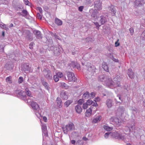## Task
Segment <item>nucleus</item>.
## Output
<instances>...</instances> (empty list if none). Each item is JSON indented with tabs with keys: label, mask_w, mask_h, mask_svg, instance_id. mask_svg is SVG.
<instances>
[{
	"label": "nucleus",
	"mask_w": 145,
	"mask_h": 145,
	"mask_svg": "<svg viewBox=\"0 0 145 145\" xmlns=\"http://www.w3.org/2000/svg\"><path fill=\"white\" fill-rule=\"evenodd\" d=\"M26 94L28 96V97H30L31 100H33V97L31 92L28 90V89H25V92L23 91H21L19 93V95L21 97V99L24 100H26L27 102L28 103H31V106L33 110L35 111H39L40 109L39 105L36 102L30 101L29 99H30L27 98Z\"/></svg>",
	"instance_id": "f257e3e1"
},
{
	"label": "nucleus",
	"mask_w": 145,
	"mask_h": 145,
	"mask_svg": "<svg viewBox=\"0 0 145 145\" xmlns=\"http://www.w3.org/2000/svg\"><path fill=\"white\" fill-rule=\"evenodd\" d=\"M111 136L116 139L123 140L124 141H129V136L127 134H125L123 135L120 134L117 132H112L111 133Z\"/></svg>",
	"instance_id": "f03ea898"
},
{
	"label": "nucleus",
	"mask_w": 145,
	"mask_h": 145,
	"mask_svg": "<svg viewBox=\"0 0 145 145\" xmlns=\"http://www.w3.org/2000/svg\"><path fill=\"white\" fill-rule=\"evenodd\" d=\"M63 131L65 134H67L68 132L74 129L75 127L73 123H71L67 125L65 127H63Z\"/></svg>",
	"instance_id": "7ed1b4c3"
},
{
	"label": "nucleus",
	"mask_w": 145,
	"mask_h": 145,
	"mask_svg": "<svg viewBox=\"0 0 145 145\" xmlns=\"http://www.w3.org/2000/svg\"><path fill=\"white\" fill-rule=\"evenodd\" d=\"M115 83L112 80L111 78H107L103 84L104 85L110 88H112L113 87L114 88L117 87Z\"/></svg>",
	"instance_id": "20e7f679"
},
{
	"label": "nucleus",
	"mask_w": 145,
	"mask_h": 145,
	"mask_svg": "<svg viewBox=\"0 0 145 145\" xmlns=\"http://www.w3.org/2000/svg\"><path fill=\"white\" fill-rule=\"evenodd\" d=\"M110 123L115 126H119L121 123V120L115 117H112L110 119Z\"/></svg>",
	"instance_id": "39448f33"
},
{
	"label": "nucleus",
	"mask_w": 145,
	"mask_h": 145,
	"mask_svg": "<svg viewBox=\"0 0 145 145\" xmlns=\"http://www.w3.org/2000/svg\"><path fill=\"white\" fill-rule=\"evenodd\" d=\"M43 73L46 79L48 80H52V75L51 71L49 70H44Z\"/></svg>",
	"instance_id": "423d86ee"
},
{
	"label": "nucleus",
	"mask_w": 145,
	"mask_h": 145,
	"mask_svg": "<svg viewBox=\"0 0 145 145\" xmlns=\"http://www.w3.org/2000/svg\"><path fill=\"white\" fill-rule=\"evenodd\" d=\"M66 75L69 80L70 81L75 82L76 78L74 76V74L72 72L66 71Z\"/></svg>",
	"instance_id": "0eeeda50"
},
{
	"label": "nucleus",
	"mask_w": 145,
	"mask_h": 145,
	"mask_svg": "<svg viewBox=\"0 0 145 145\" xmlns=\"http://www.w3.org/2000/svg\"><path fill=\"white\" fill-rule=\"evenodd\" d=\"M123 76L122 74H118L115 77L113 78L114 81L115 82H114L115 83V84L116 85L117 87L119 86L120 84V81L121 80Z\"/></svg>",
	"instance_id": "6e6552de"
},
{
	"label": "nucleus",
	"mask_w": 145,
	"mask_h": 145,
	"mask_svg": "<svg viewBox=\"0 0 145 145\" xmlns=\"http://www.w3.org/2000/svg\"><path fill=\"white\" fill-rule=\"evenodd\" d=\"M59 47H54L53 46H49L48 49L49 50H54V54L56 55H58L60 53V50Z\"/></svg>",
	"instance_id": "1a4fd4ad"
},
{
	"label": "nucleus",
	"mask_w": 145,
	"mask_h": 145,
	"mask_svg": "<svg viewBox=\"0 0 145 145\" xmlns=\"http://www.w3.org/2000/svg\"><path fill=\"white\" fill-rule=\"evenodd\" d=\"M94 7L95 10H101L102 9L101 3L99 1H95L94 4Z\"/></svg>",
	"instance_id": "9d476101"
},
{
	"label": "nucleus",
	"mask_w": 145,
	"mask_h": 145,
	"mask_svg": "<svg viewBox=\"0 0 145 145\" xmlns=\"http://www.w3.org/2000/svg\"><path fill=\"white\" fill-rule=\"evenodd\" d=\"M85 66L87 70L91 72L92 73L95 72V68L92 64H87Z\"/></svg>",
	"instance_id": "9b49d317"
},
{
	"label": "nucleus",
	"mask_w": 145,
	"mask_h": 145,
	"mask_svg": "<svg viewBox=\"0 0 145 145\" xmlns=\"http://www.w3.org/2000/svg\"><path fill=\"white\" fill-rule=\"evenodd\" d=\"M135 123L133 122L131 124H128L127 126L125 127V129L127 132H130L134 129Z\"/></svg>",
	"instance_id": "f8f14e48"
},
{
	"label": "nucleus",
	"mask_w": 145,
	"mask_h": 145,
	"mask_svg": "<svg viewBox=\"0 0 145 145\" xmlns=\"http://www.w3.org/2000/svg\"><path fill=\"white\" fill-rule=\"evenodd\" d=\"M135 3V7H137L142 6L145 3V1H144V0H136Z\"/></svg>",
	"instance_id": "ddd939ff"
},
{
	"label": "nucleus",
	"mask_w": 145,
	"mask_h": 145,
	"mask_svg": "<svg viewBox=\"0 0 145 145\" xmlns=\"http://www.w3.org/2000/svg\"><path fill=\"white\" fill-rule=\"evenodd\" d=\"M93 108L92 106H91L86 110L85 113V115L86 116L89 117L92 114Z\"/></svg>",
	"instance_id": "4468645a"
},
{
	"label": "nucleus",
	"mask_w": 145,
	"mask_h": 145,
	"mask_svg": "<svg viewBox=\"0 0 145 145\" xmlns=\"http://www.w3.org/2000/svg\"><path fill=\"white\" fill-rule=\"evenodd\" d=\"M42 129L43 134L44 136H47L48 135L47 131L46 125L41 123Z\"/></svg>",
	"instance_id": "2eb2a0df"
},
{
	"label": "nucleus",
	"mask_w": 145,
	"mask_h": 145,
	"mask_svg": "<svg viewBox=\"0 0 145 145\" xmlns=\"http://www.w3.org/2000/svg\"><path fill=\"white\" fill-rule=\"evenodd\" d=\"M86 103L88 106H90L92 105L94 106H96L98 105L96 102V101H93L91 99H89L87 101Z\"/></svg>",
	"instance_id": "dca6fc26"
},
{
	"label": "nucleus",
	"mask_w": 145,
	"mask_h": 145,
	"mask_svg": "<svg viewBox=\"0 0 145 145\" xmlns=\"http://www.w3.org/2000/svg\"><path fill=\"white\" fill-rule=\"evenodd\" d=\"M60 97L63 99H67L68 98L67 93L65 91H62L60 93Z\"/></svg>",
	"instance_id": "f3484780"
},
{
	"label": "nucleus",
	"mask_w": 145,
	"mask_h": 145,
	"mask_svg": "<svg viewBox=\"0 0 145 145\" xmlns=\"http://www.w3.org/2000/svg\"><path fill=\"white\" fill-rule=\"evenodd\" d=\"M127 74L129 77L131 78H133L134 77V72L131 69H128Z\"/></svg>",
	"instance_id": "a211bd4d"
},
{
	"label": "nucleus",
	"mask_w": 145,
	"mask_h": 145,
	"mask_svg": "<svg viewBox=\"0 0 145 145\" xmlns=\"http://www.w3.org/2000/svg\"><path fill=\"white\" fill-rule=\"evenodd\" d=\"M34 32L37 38L38 39H41L42 38V36L41 32L40 31L38 30L35 31Z\"/></svg>",
	"instance_id": "6ab92c4d"
},
{
	"label": "nucleus",
	"mask_w": 145,
	"mask_h": 145,
	"mask_svg": "<svg viewBox=\"0 0 145 145\" xmlns=\"http://www.w3.org/2000/svg\"><path fill=\"white\" fill-rule=\"evenodd\" d=\"M101 19L100 20V23L101 25H103L104 23L106 22L107 19L106 17L102 16H100Z\"/></svg>",
	"instance_id": "aec40b11"
},
{
	"label": "nucleus",
	"mask_w": 145,
	"mask_h": 145,
	"mask_svg": "<svg viewBox=\"0 0 145 145\" xmlns=\"http://www.w3.org/2000/svg\"><path fill=\"white\" fill-rule=\"evenodd\" d=\"M113 101L110 99H108L106 102V104L108 108H110L112 106Z\"/></svg>",
	"instance_id": "412c9836"
},
{
	"label": "nucleus",
	"mask_w": 145,
	"mask_h": 145,
	"mask_svg": "<svg viewBox=\"0 0 145 145\" xmlns=\"http://www.w3.org/2000/svg\"><path fill=\"white\" fill-rule=\"evenodd\" d=\"M109 10L111 11L112 15H114L116 13V11L113 5H111L108 8Z\"/></svg>",
	"instance_id": "4be33fe9"
},
{
	"label": "nucleus",
	"mask_w": 145,
	"mask_h": 145,
	"mask_svg": "<svg viewBox=\"0 0 145 145\" xmlns=\"http://www.w3.org/2000/svg\"><path fill=\"white\" fill-rule=\"evenodd\" d=\"M56 102L57 106L59 108H61L62 106V102L61 99L59 97H57L56 99Z\"/></svg>",
	"instance_id": "5701e85b"
},
{
	"label": "nucleus",
	"mask_w": 145,
	"mask_h": 145,
	"mask_svg": "<svg viewBox=\"0 0 145 145\" xmlns=\"http://www.w3.org/2000/svg\"><path fill=\"white\" fill-rule=\"evenodd\" d=\"M101 116H98L94 118L93 120V123H96L99 122L101 120Z\"/></svg>",
	"instance_id": "b1692460"
},
{
	"label": "nucleus",
	"mask_w": 145,
	"mask_h": 145,
	"mask_svg": "<svg viewBox=\"0 0 145 145\" xmlns=\"http://www.w3.org/2000/svg\"><path fill=\"white\" fill-rule=\"evenodd\" d=\"M107 78L104 75H101L99 76L98 80L99 81L103 82V83H104Z\"/></svg>",
	"instance_id": "393cba45"
},
{
	"label": "nucleus",
	"mask_w": 145,
	"mask_h": 145,
	"mask_svg": "<svg viewBox=\"0 0 145 145\" xmlns=\"http://www.w3.org/2000/svg\"><path fill=\"white\" fill-rule=\"evenodd\" d=\"M75 110L76 112L78 114L81 113L82 111V109L79 105H77L75 107Z\"/></svg>",
	"instance_id": "a878e982"
},
{
	"label": "nucleus",
	"mask_w": 145,
	"mask_h": 145,
	"mask_svg": "<svg viewBox=\"0 0 145 145\" xmlns=\"http://www.w3.org/2000/svg\"><path fill=\"white\" fill-rule=\"evenodd\" d=\"M55 23L58 25H61L62 24V21L57 18L55 19Z\"/></svg>",
	"instance_id": "bb28decb"
},
{
	"label": "nucleus",
	"mask_w": 145,
	"mask_h": 145,
	"mask_svg": "<svg viewBox=\"0 0 145 145\" xmlns=\"http://www.w3.org/2000/svg\"><path fill=\"white\" fill-rule=\"evenodd\" d=\"M69 66L73 68H76L78 70L80 69V64H69Z\"/></svg>",
	"instance_id": "cd10ccee"
},
{
	"label": "nucleus",
	"mask_w": 145,
	"mask_h": 145,
	"mask_svg": "<svg viewBox=\"0 0 145 145\" xmlns=\"http://www.w3.org/2000/svg\"><path fill=\"white\" fill-rule=\"evenodd\" d=\"M98 12L97 10H94L91 14V16L94 19H97V14L98 13Z\"/></svg>",
	"instance_id": "c85d7f7f"
},
{
	"label": "nucleus",
	"mask_w": 145,
	"mask_h": 145,
	"mask_svg": "<svg viewBox=\"0 0 145 145\" xmlns=\"http://www.w3.org/2000/svg\"><path fill=\"white\" fill-rule=\"evenodd\" d=\"M42 84L43 86L47 90H49L50 89L49 85L48 83L45 81H43L42 82Z\"/></svg>",
	"instance_id": "c756f323"
},
{
	"label": "nucleus",
	"mask_w": 145,
	"mask_h": 145,
	"mask_svg": "<svg viewBox=\"0 0 145 145\" xmlns=\"http://www.w3.org/2000/svg\"><path fill=\"white\" fill-rule=\"evenodd\" d=\"M83 98L85 99H88L90 97V94L88 92H86L84 93L82 96Z\"/></svg>",
	"instance_id": "7c9ffc66"
},
{
	"label": "nucleus",
	"mask_w": 145,
	"mask_h": 145,
	"mask_svg": "<svg viewBox=\"0 0 145 145\" xmlns=\"http://www.w3.org/2000/svg\"><path fill=\"white\" fill-rule=\"evenodd\" d=\"M102 67L105 71L107 72L109 71L108 67L107 64H103L102 65Z\"/></svg>",
	"instance_id": "2f4dec72"
},
{
	"label": "nucleus",
	"mask_w": 145,
	"mask_h": 145,
	"mask_svg": "<svg viewBox=\"0 0 145 145\" xmlns=\"http://www.w3.org/2000/svg\"><path fill=\"white\" fill-rule=\"evenodd\" d=\"M73 102L72 100H69L66 101L64 105L67 107H68Z\"/></svg>",
	"instance_id": "473e14b6"
},
{
	"label": "nucleus",
	"mask_w": 145,
	"mask_h": 145,
	"mask_svg": "<svg viewBox=\"0 0 145 145\" xmlns=\"http://www.w3.org/2000/svg\"><path fill=\"white\" fill-rule=\"evenodd\" d=\"M103 127L105 130L107 131H111L113 129V127H109L106 125H104Z\"/></svg>",
	"instance_id": "72a5a7b5"
},
{
	"label": "nucleus",
	"mask_w": 145,
	"mask_h": 145,
	"mask_svg": "<svg viewBox=\"0 0 145 145\" xmlns=\"http://www.w3.org/2000/svg\"><path fill=\"white\" fill-rule=\"evenodd\" d=\"M12 77L11 76L7 77L6 79V81L8 83L11 84L12 82Z\"/></svg>",
	"instance_id": "f704fd0d"
},
{
	"label": "nucleus",
	"mask_w": 145,
	"mask_h": 145,
	"mask_svg": "<svg viewBox=\"0 0 145 145\" xmlns=\"http://www.w3.org/2000/svg\"><path fill=\"white\" fill-rule=\"evenodd\" d=\"M22 13L23 14L22 15L24 17H25L28 14V13L27 11L25 10H22Z\"/></svg>",
	"instance_id": "c9c22d12"
},
{
	"label": "nucleus",
	"mask_w": 145,
	"mask_h": 145,
	"mask_svg": "<svg viewBox=\"0 0 145 145\" xmlns=\"http://www.w3.org/2000/svg\"><path fill=\"white\" fill-rule=\"evenodd\" d=\"M56 75L59 78H61L63 76V74L62 73L59 72L56 73Z\"/></svg>",
	"instance_id": "e433bc0d"
},
{
	"label": "nucleus",
	"mask_w": 145,
	"mask_h": 145,
	"mask_svg": "<svg viewBox=\"0 0 145 145\" xmlns=\"http://www.w3.org/2000/svg\"><path fill=\"white\" fill-rule=\"evenodd\" d=\"M132 110L133 114L134 115H135L136 114H137V112H138V111L137 109L135 108H132Z\"/></svg>",
	"instance_id": "4c0bfd02"
},
{
	"label": "nucleus",
	"mask_w": 145,
	"mask_h": 145,
	"mask_svg": "<svg viewBox=\"0 0 145 145\" xmlns=\"http://www.w3.org/2000/svg\"><path fill=\"white\" fill-rule=\"evenodd\" d=\"M23 66H24L25 67H26V68H24L23 69L25 71H29V66H28L27 65H26V64H23Z\"/></svg>",
	"instance_id": "58836bf2"
},
{
	"label": "nucleus",
	"mask_w": 145,
	"mask_h": 145,
	"mask_svg": "<svg viewBox=\"0 0 145 145\" xmlns=\"http://www.w3.org/2000/svg\"><path fill=\"white\" fill-rule=\"evenodd\" d=\"M141 38L143 40H145V30L144 31L141 35Z\"/></svg>",
	"instance_id": "ea45409f"
},
{
	"label": "nucleus",
	"mask_w": 145,
	"mask_h": 145,
	"mask_svg": "<svg viewBox=\"0 0 145 145\" xmlns=\"http://www.w3.org/2000/svg\"><path fill=\"white\" fill-rule=\"evenodd\" d=\"M111 132H108L106 133L104 135V137L105 138H108L109 136H111Z\"/></svg>",
	"instance_id": "a19ab883"
},
{
	"label": "nucleus",
	"mask_w": 145,
	"mask_h": 145,
	"mask_svg": "<svg viewBox=\"0 0 145 145\" xmlns=\"http://www.w3.org/2000/svg\"><path fill=\"white\" fill-rule=\"evenodd\" d=\"M84 102V100L83 99H80V100H79L78 101V105H81L82 104V103Z\"/></svg>",
	"instance_id": "79ce46f5"
},
{
	"label": "nucleus",
	"mask_w": 145,
	"mask_h": 145,
	"mask_svg": "<svg viewBox=\"0 0 145 145\" xmlns=\"http://www.w3.org/2000/svg\"><path fill=\"white\" fill-rule=\"evenodd\" d=\"M83 143L81 140H78L77 141L74 145H83Z\"/></svg>",
	"instance_id": "37998d69"
},
{
	"label": "nucleus",
	"mask_w": 145,
	"mask_h": 145,
	"mask_svg": "<svg viewBox=\"0 0 145 145\" xmlns=\"http://www.w3.org/2000/svg\"><path fill=\"white\" fill-rule=\"evenodd\" d=\"M39 111H35V113L36 115L37 116V117L39 118L41 116L39 112Z\"/></svg>",
	"instance_id": "c03bdc74"
},
{
	"label": "nucleus",
	"mask_w": 145,
	"mask_h": 145,
	"mask_svg": "<svg viewBox=\"0 0 145 145\" xmlns=\"http://www.w3.org/2000/svg\"><path fill=\"white\" fill-rule=\"evenodd\" d=\"M54 78L55 82H57L59 80V78H58L56 75H54Z\"/></svg>",
	"instance_id": "a18cd8bd"
},
{
	"label": "nucleus",
	"mask_w": 145,
	"mask_h": 145,
	"mask_svg": "<svg viewBox=\"0 0 145 145\" xmlns=\"http://www.w3.org/2000/svg\"><path fill=\"white\" fill-rule=\"evenodd\" d=\"M88 105L86 103H84L83 105V108L84 109H86L88 108Z\"/></svg>",
	"instance_id": "49530a36"
},
{
	"label": "nucleus",
	"mask_w": 145,
	"mask_h": 145,
	"mask_svg": "<svg viewBox=\"0 0 145 145\" xmlns=\"http://www.w3.org/2000/svg\"><path fill=\"white\" fill-rule=\"evenodd\" d=\"M129 30L131 35H133L134 32V29L132 28H131L129 29Z\"/></svg>",
	"instance_id": "de8ad7c7"
},
{
	"label": "nucleus",
	"mask_w": 145,
	"mask_h": 145,
	"mask_svg": "<svg viewBox=\"0 0 145 145\" xmlns=\"http://www.w3.org/2000/svg\"><path fill=\"white\" fill-rule=\"evenodd\" d=\"M24 1L25 5L29 6L30 5L31 3L28 0H24Z\"/></svg>",
	"instance_id": "09e8293b"
},
{
	"label": "nucleus",
	"mask_w": 145,
	"mask_h": 145,
	"mask_svg": "<svg viewBox=\"0 0 145 145\" xmlns=\"http://www.w3.org/2000/svg\"><path fill=\"white\" fill-rule=\"evenodd\" d=\"M95 96V93L94 92L91 93L90 94V98H93Z\"/></svg>",
	"instance_id": "8fccbe9b"
},
{
	"label": "nucleus",
	"mask_w": 145,
	"mask_h": 145,
	"mask_svg": "<svg viewBox=\"0 0 145 145\" xmlns=\"http://www.w3.org/2000/svg\"><path fill=\"white\" fill-rule=\"evenodd\" d=\"M23 78L22 77H20L18 79V82L19 83H21L23 82Z\"/></svg>",
	"instance_id": "3c124183"
},
{
	"label": "nucleus",
	"mask_w": 145,
	"mask_h": 145,
	"mask_svg": "<svg viewBox=\"0 0 145 145\" xmlns=\"http://www.w3.org/2000/svg\"><path fill=\"white\" fill-rule=\"evenodd\" d=\"M110 55L112 56V59L113 61L116 62H118V59H115L113 57V56L111 54H110Z\"/></svg>",
	"instance_id": "603ef678"
},
{
	"label": "nucleus",
	"mask_w": 145,
	"mask_h": 145,
	"mask_svg": "<svg viewBox=\"0 0 145 145\" xmlns=\"http://www.w3.org/2000/svg\"><path fill=\"white\" fill-rule=\"evenodd\" d=\"M94 24L95 25H96V27L97 28H99V27L101 25H99L98 23L97 22H94Z\"/></svg>",
	"instance_id": "864d4df0"
},
{
	"label": "nucleus",
	"mask_w": 145,
	"mask_h": 145,
	"mask_svg": "<svg viewBox=\"0 0 145 145\" xmlns=\"http://www.w3.org/2000/svg\"><path fill=\"white\" fill-rule=\"evenodd\" d=\"M37 17L39 19H41L42 18L41 15L39 13H38L37 14Z\"/></svg>",
	"instance_id": "5fc2aeb1"
},
{
	"label": "nucleus",
	"mask_w": 145,
	"mask_h": 145,
	"mask_svg": "<svg viewBox=\"0 0 145 145\" xmlns=\"http://www.w3.org/2000/svg\"><path fill=\"white\" fill-rule=\"evenodd\" d=\"M33 44H34V43L33 42H32L29 45V48L31 49L33 48L32 46H33Z\"/></svg>",
	"instance_id": "6e6d98bb"
},
{
	"label": "nucleus",
	"mask_w": 145,
	"mask_h": 145,
	"mask_svg": "<svg viewBox=\"0 0 145 145\" xmlns=\"http://www.w3.org/2000/svg\"><path fill=\"white\" fill-rule=\"evenodd\" d=\"M119 41V40H118L117 41H116L115 43V46L116 47H117L119 46L120 45V43L118 42V41Z\"/></svg>",
	"instance_id": "4d7b16f0"
},
{
	"label": "nucleus",
	"mask_w": 145,
	"mask_h": 145,
	"mask_svg": "<svg viewBox=\"0 0 145 145\" xmlns=\"http://www.w3.org/2000/svg\"><path fill=\"white\" fill-rule=\"evenodd\" d=\"M84 7L82 6H81L79 7L78 10L79 11H82Z\"/></svg>",
	"instance_id": "13d9d810"
},
{
	"label": "nucleus",
	"mask_w": 145,
	"mask_h": 145,
	"mask_svg": "<svg viewBox=\"0 0 145 145\" xmlns=\"http://www.w3.org/2000/svg\"><path fill=\"white\" fill-rule=\"evenodd\" d=\"M5 26H6L5 25L3 24H0V27L3 28H4V27H6Z\"/></svg>",
	"instance_id": "bf43d9fd"
},
{
	"label": "nucleus",
	"mask_w": 145,
	"mask_h": 145,
	"mask_svg": "<svg viewBox=\"0 0 145 145\" xmlns=\"http://www.w3.org/2000/svg\"><path fill=\"white\" fill-rule=\"evenodd\" d=\"M38 9L39 10L41 14H42V9L40 7H38Z\"/></svg>",
	"instance_id": "052dcab7"
},
{
	"label": "nucleus",
	"mask_w": 145,
	"mask_h": 145,
	"mask_svg": "<svg viewBox=\"0 0 145 145\" xmlns=\"http://www.w3.org/2000/svg\"><path fill=\"white\" fill-rule=\"evenodd\" d=\"M0 93H6V91H5L4 90H3V89H0Z\"/></svg>",
	"instance_id": "680f3d73"
},
{
	"label": "nucleus",
	"mask_w": 145,
	"mask_h": 145,
	"mask_svg": "<svg viewBox=\"0 0 145 145\" xmlns=\"http://www.w3.org/2000/svg\"><path fill=\"white\" fill-rule=\"evenodd\" d=\"M71 143L72 144H74V145H75V144H76V141L75 140H72L71 141Z\"/></svg>",
	"instance_id": "e2e57ef3"
},
{
	"label": "nucleus",
	"mask_w": 145,
	"mask_h": 145,
	"mask_svg": "<svg viewBox=\"0 0 145 145\" xmlns=\"http://www.w3.org/2000/svg\"><path fill=\"white\" fill-rule=\"evenodd\" d=\"M43 118V120L44 121H45V122L47 121V118L46 117L44 116Z\"/></svg>",
	"instance_id": "0e129e2a"
},
{
	"label": "nucleus",
	"mask_w": 145,
	"mask_h": 145,
	"mask_svg": "<svg viewBox=\"0 0 145 145\" xmlns=\"http://www.w3.org/2000/svg\"><path fill=\"white\" fill-rule=\"evenodd\" d=\"M100 100V99L99 98V97H97L96 98H95V100L94 101H96V102L97 101H99Z\"/></svg>",
	"instance_id": "69168bd1"
},
{
	"label": "nucleus",
	"mask_w": 145,
	"mask_h": 145,
	"mask_svg": "<svg viewBox=\"0 0 145 145\" xmlns=\"http://www.w3.org/2000/svg\"><path fill=\"white\" fill-rule=\"evenodd\" d=\"M83 139L85 141H86L88 140L87 138L85 137H83Z\"/></svg>",
	"instance_id": "338daca9"
},
{
	"label": "nucleus",
	"mask_w": 145,
	"mask_h": 145,
	"mask_svg": "<svg viewBox=\"0 0 145 145\" xmlns=\"http://www.w3.org/2000/svg\"><path fill=\"white\" fill-rule=\"evenodd\" d=\"M13 26V25L12 24H11L10 25L9 27H12Z\"/></svg>",
	"instance_id": "774afa93"
}]
</instances>
